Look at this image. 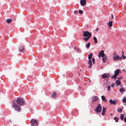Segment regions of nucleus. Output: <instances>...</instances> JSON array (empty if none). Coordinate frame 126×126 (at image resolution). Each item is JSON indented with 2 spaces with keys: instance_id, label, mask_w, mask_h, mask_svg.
Instances as JSON below:
<instances>
[{
  "instance_id": "1",
  "label": "nucleus",
  "mask_w": 126,
  "mask_h": 126,
  "mask_svg": "<svg viewBox=\"0 0 126 126\" xmlns=\"http://www.w3.org/2000/svg\"><path fill=\"white\" fill-rule=\"evenodd\" d=\"M12 108H13L16 110L18 111H21V109L20 107L16 103H13Z\"/></svg>"
},
{
  "instance_id": "2",
  "label": "nucleus",
  "mask_w": 126,
  "mask_h": 126,
  "mask_svg": "<svg viewBox=\"0 0 126 126\" xmlns=\"http://www.w3.org/2000/svg\"><path fill=\"white\" fill-rule=\"evenodd\" d=\"M16 102L17 104L20 106H23L24 104V101L22 99L18 98L16 99Z\"/></svg>"
},
{
  "instance_id": "3",
  "label": "nucleus",
  "mask_w": 126,
  "mask_h": 126,
  "mask_svg": "<svg viewBox=\"0 0 126 126\" xmlns=\"http://www.w3.org/2000/svg\"><path fill=\"white\" fill-rule=\"evenodd\" d=\"M102 110L101 106L100 104H98L95 109V111L97 113L100 112Z\"/></svg>"
},
{
  "instance_id": "4",
  "label": "nucleus",
  "mask_w": 126,
  "mask_h": 126,
  "mask_svg": "<svg viewBox=\"0 0 126 126\" xmlns=\"http://www.w3.org/2000/svg\"><path fill=\"white\" fill-rule=\"evenodd\" d=\"M110 74L109 73H105L103 74L102 76V79H106L110 76Z\"/></svg>"
},
{
  "instance_id": "5",
  "label": "nucleus",
  "mask_w": 126,
  "mask_h": 126,
  "mask_svg": "<svg viewBox=\"0 0 126 126\" xmlns=\"http://www.w3.org/2000/svg\"><path fill=\"white\" fill-rule=\"evenodd\" d=\"M31 124L32 125V126H37V121L35 120L32 119L31 121Z\"/></svg>"
},
{
  "instance_id": "6",
  "label": "nucleus",
  "mask_w": 126,
  "mask_h": 126,
  "mask_svg": "<svg viewBox=\"0 0 126 126\" xmlns=\"http://www.w3.org/2000/svg\"><path fill=\"white\" fill-rule=\"evenodd\" d=\"M83 32V35L84 37H87L90 35L91 36V32L90 33L88 31H86L85 32L84 31Z\"/></svg>"
},
{
  "instance_id": "7",
  "label": "nucleus",
  "mask_w": 126,
  "mask_h": 126,
  "mask_svg": "<svg viewBox=\"0 0 126 126\" xmlns=\"http://www.w3.org/2000/svg\"><path fill=\"white\" fill-rule=\"evenodd\" d=\"M113 59L114 61H115L117 60H121L120 57L117 55H116L115 56L113 55Z\"/></svg>"
},
{
  "instance_id": "8",
  "label": "nucleus",
  "mask_w": 126,
  "mask_h": 126,
  "mask_svg": "<svg viewBox=\"0 0 126 126\" xmlns=\"http://www.w3.org/2000/svg\"><path fill=\"white\" fill-rule=\"evenodd\" d=\"M19 51L20 53H22L23 54H25L26 53L24 47L23 46H21L19 47Z\"/></svg>"
},
{
  "instance_id": "9",
  "label": "nucleus",
  "mask_w": 126,
  "mask_h": 126,
  "mask_svg": "<svg viewBox=\"0 0 126 126\" xmlns=\"http://www.w3.org/2000/svg\"><path fill=\"white\" fill-rule=\"evenodd\" d=\"M80 3L82 6H84L86 4V1L85 0H80Z\"/></svg>"
},
{
  "instance_id": "10",
  "label": "nucleus",
  "mask_w": 126,
  "mask_h": 126,
  "mask_svg": "<svg viewBox=\"0 0 126 126\" xmlns=\"http://www.w3.org/2000/svg\"><path fill=\"white\" fill-rule=\"evenodd\" d=\"M92 61L91 59L89 60L88 61V64H89L88 66V67L90 69L92 67L91 66L92 65Z\"/></svg>"
},
{
  "instance_id": "11",
  "label": "nucleus",
  "mask_w": 126,
  "mask_h": 126,
  "mask_svg": "<svg viewBox=\"0 0 126 126\" xmlns=\"http://www.w3.org/2000/svg\"><path fill=\"white\" fill-rule=\"evenodd\" d=\"M109 102L110 104L114 105L117 103V101L116 100L113 101L110 99L109 100Z\"/></svg>"
},
{
  "instance_id": "12",
  "label": "nucleus",
  "mask_w": 126,
  "mask_h": 126,
  "mask_svg": "<svg viewBox=\"0 0 126 126\" xmlns=\"http://www.w3.org/2000/svg\"><path fill=\"white\" fill-rule=\"evenodd\" d=\"M98 99V98L97 96H94L92 98V102H93L97 100Z\"/></svg>"
},
{
  "instance_id": "13",
  "label": "nucleus",
  "mask_w": 126,
  "mask_h": 126,
  "mask_svg": "<svg viewBox=\"0 0 126 126\" xmlns=\"http://www.w3.org/2000/svg\"><path fill=\"white\" fill-rule=\"evenodd\" d=\"M110 84V83L109 81L105 82H104L103 86H105V87H107L108 85H109Z\"/></svg>"
},
{
  "instance_id": "14",
  "label": "nucleus",
  "mask_w": 126,
  "mask_h": 126,
  "mask_svg": "<svg viewBox=\"0 0 126 126\" xmlns=\"http://www.w3.org/2000/svg\"><path fill=\"white\" fill-rule=\"evenodd\" d=\"M99 55H101V57H103L105 56L104 53V51L103 50H101V51L99 52Z\"/></svg>"
},
{
  "instance_id": "15",
  "label": "nucleus",
  "mask_w": 126,
  "mask_h": 126,
  "mask_svg": "<svg viewBox=\"0 0 126 126\" xmlns=\"http://www.w3.org/2000/svg\"><path fill=\"white\" fill-rule=\"evenodd\" d=\"M120 72V70L119 69H118L116 70L114 72V73L115 74H116L117 75H118Z\"/></svg>"
},
{
  "instance_id": "16",
  "label": "nucleus",
  "mask_w": 126,
  "mask_h": 126,
  "mask_svg": "<svg viewBox=\"0 0 126 126\" xmlns=\"http://www.w3.org/2000/svg\"><path fill=\"white\" fill-rule=\"evenodd\" d=\"M115 83L117 85V86L120 85L121 84V82L120 81V80L118 79L115 81Z\"/></svg>"
},
{
  "instance_id": "17",
  "label": "nucleus",
  "mask_w": 126,
  "mask_h": 126,
  "mask_svg": "<svg viewBox=\"0 0 126 126\" xmlns=\"http://www.w3.org/2000/svg\"><path fill=\"white\" fill-rule=\"evenodd\" d=\"M102 99V101L106 102L107 101V99L105 98V96L104 95H102L101 96Z\"/></svg>"
},
{
  "instance_id": "18",
  "label": "nucleus",
  "mask_w": 126,
  "mask_h": 126,
  "mask_svg": "<svg viewBox=\"0 0 126 126\" xmlns=\"http://www.w3.org/2000/svg\"><path fill=\"white\" fill-rule=\"evenodd\" d=\"M119 92L123 94V92L125 91V90L123 88H120Z\"/></svg>"
},
{
  "instance_id": "19",
  "label": "nucleus",
  "mask_w": 126,
  "mask_h": 126,
  "mask_svg": "<svg viewBox=\"0 0 126 126\" xmlns=\"http://www.w3.org/2000/svg\"><path fill=\"white\" fill-rule=\"evenodd\" d=\"M102 60L104 62L107 61V58L105 56H103V57H102Z\"/></svg>"
},
{
  "instance_id": "20",
  "label": "nucleus",
  "mask_w": 126,
  "mask_h": 126,
  "mask_svg": "<svg viewBox=\"0 0 126 126\" xmlns=\"http://www.w3.org/2000/svg\"><path fill=\"white\" fill-rule=\"evenodd\" d=\"M123 108V107L122 108H119V109H118L117 110V111H119V112L120 113H121L122 111V110Z\"/></svg>"
},
{
  "instance_id": "21",
  "label": "nucleus",
  "mask_w": 126,
  "mask_h": 126,
  "mask_svg": "<svg viewBox=\"0 0 126 126\" xmlns=\"http://www.w3.org/2000/svg\"><path fill=\"white\" fill-rule=\"evenodd\" d=\"M91 37V35H90L88 37L84 38L85 40L86 41H87L90 37Z\"/></svg>"
},
{
  "instance_id": "22",
  "label": "nucleus",
  "mask_w": 126,
  "mask_h": 126,
  "mask_svg": "<svg viewBox=\"0 0 126 126\" xmlns=\"http://www.w3.org/2000/svg\"><path fill=\"white\" fill-rule=\"evenodd\" d=\"M117 76V75L114 74L112 76H110V77L111 78V79L114 78V80H115Z\"/></svg>"
},
{
  "instance_id": "23",
  "label": "nucleus",
  "mask_w": 126,
  "mask_h": 126,
  "mask_svg": "<svg viewBox=\"0 0 126 126\" xmlns=\"http://www.w3.org/2000/svg\"><path fill=\"white\" fill-rule=\"evenodd\" d=\"M112 21H109L108 22L109 25L108 26L110 27H111L112 25Z\"/></svg>"
},
{
  "instance_id": "24",
  "label": "nucleus",
  "mask_w": 126,
  "mask_h": 126,
  "mask_svg": "<svg viewBox=\"0 0 126 126\" xmlns=\"http://www.w3.org/2000/svg\"><path fill=\"white\" fill-rule=\"evenodd\" d=\"M92 55L93 54L92 53H90V54L88 55V58L89 60L91 59Z\"/></svg>"
},
{
  "instance_id": "25",
  "label": "nucleus",
  "mask_w": 126,
  "mask_h": 126,
  "mask_svg": "<svg viewBox=\"0 0 126 126\" xmlns=\"http://www.w3.org/2000/svg\"><path fill=\"white\" fill-rule=\"evenodd\" d=\"M106 109L105 108L104 110H103V112L102 113V115H104L105 114V112L106 111Z\"/></svg>"
},
{
  "instance_id": "26",
  "label": "nucleus",
  "mask_w": 126,
  "mask_h": 126,
  "mask_svg": "<svg viewBox=\"0 0 126 126\" xmlns=\"http://www.w3.org/2000/svg\"><path fill=\"white\" fill-rule=\"evenodd\" d=\"M56 93L55 92H54L53 93L52 96L53 97L55 98L56 97Z\"/></svg>"
},
{
  "instance_id": "27",
  "label": "nucleus",
  "mask_w": 126,
  "mask_h": 126,
  "mask_svg": "<svg viewBox=\"0 0 126 126\" xmlns=\"http://www.w3.org/2000/svg\"><path fill=\"white\" fill-rule=\"evenodd\" d=\"M12 21L11 19H7L6 20V22L7 23H10Z\"/></svg>"
},
{
  "instance_id": "28",
  "label": "nucleus",
  "mask_w": 126,
  "mask_h": 126,
  "mask_svg": "<svg viewBox=\"0 0 126 126\" xmlns=\"http://www.w3.org/2000/svg\"><path fill=\"white\" fill-rule=\"evenodd\" d=\"M94 43H95V44L97 43L98 41H97V40L96 38L95 37H94Z\"/></svg>"
},
{
  "instance_id": "29",
  "label": "nucleus",
  "mask_w": 126,
  "mask_h": 126,
  "mask_svg": "<svg viewBox=\"0 0 126 126\" xmlns=\"http://www.w3.org/2000/svg\"><path fill=\"white\" fill-rule=\"evenodd\" d=\"M118 118L116 117H115L114 118V120H115V121L116 122H118Z\"/></svg>"
},
{
  "instance_id": "30",
  "label": "nucleus",
  "mask_w": 126,
  "mask_h": 126,
  "mask_svg": "<svg viewBox=\"0 0 126 126\" xmlns=\"http://www.w3.org/2000/svg\"><path fill=\"white\" fill-rule=\"evenodd\" d=\"M124 117V116L123 115V114H121L120 115V119L122 120H123Z\"/></svg>"
},
{
  "instance_id": "31",
  "label": "nucleus",
  "mask_w": 126,
  "mask_h": 126,
  "mask_svg": "<svg viewBox=\"0 0 126 126\" xmlns=\"http://www.w3.org/2000/svg\"><path fill=\"white\" fill-rule=\"evenodd\" d=\"M122 101L125 103H126V97H124L122 100Z\"/></svg>"
},
{
  "instance_id": "32",
  "label": "nucleus",
  "mask_w": 126,
  "mask_h": 126,
  "mask_svg": "<svg viewBox=\"0 0 126 126\" xmlns=\"http://www.w3.org/2000/svg\"><path fill=\"white\" fill-rule=\"evenodd\" d=\"M126 58V57L124 56V55H122V57H120L121 58V59H125Z\"/></svg>"
},
{
  "instance_id": "33",
  "label": "nucleus",
  "mask_w": 126,
  "mask_h": 126,
  "mask_svg": "<svg viewBox=\"0 0 126 126\" xmlns=\"http://www.w3.org/2000/svg\"><path fill=\"white\" fill-rule=\"evenodd\" d=\"M90 45V42H89L88 44H87L86 45V47L87 48H88L89 47Z\"/></svg>"
},
{
  "instance_id": "34",
  "label": "nucleus",
  "mask_w": 126,
  "mask_h": 126,
  "mask_svg": "<svg viewBox=\"0 0 126 126\" xmlns=\"http://www.w3.org/2000/svg\"><path fill=\"white\" fill-rule=\"evenodd\" d=\"M79 13L80 14H82L83 12L81 10H79Z\"/></svg>"
},
{
  "instance_id": "35",
  "label": "nucleus",
  "mask_w": 126,
  "mask_h": 126,
  "mask_svg": "<svg viewBox=\"0 0 126 126\" xmlns=\"http://www.w3.org/2000/svg\"><path fill=\"white\" fill-rule=\"evenodd\" d=\"M107 91H109L110 90V86H108L107 87Z\"/></svg>"
},
{
  "instance_id": "36",
  "label": "nucleus",
  "mask_w": 126,
  "mask_h": 126,
  "mask_svg": "<svg viewBox=\"0 0 126 126\" xmlns=\"http://www.w3.org/2000/svg\"><path fill=\"white\" fill-rule=\"evenodd\" d=\"M123 78V76H121L120 77H117V79H122Z\"/></svg>"
},
{
  "instance_id": "37",
  "label": "nucleus",
  "mask_w": 126,
  "mask_h": 126,
  "mask_svg": "<svg viewBox=\"0 0 126 126\" xmlns=\"http://www.w3.org/2000/svg\"><path fill=\"white\" fill-rule=\"evenodd\" d=\"M92 61L93 62V63L94 64V61H95V59L94 58H92Z\"/></svg>"
},
{
  "instance_id": "38",
  "label": "nucleus",
  "mask_w": 126,
  "mask_h": 126,
  "mask_svg": "<svg viewBox=\"0 0 126 126\" xmlns=\"http://www.w3.org/2000/svg\"><path fill=\"white\" fill-rule=\"evenodd\" d=\"M74 13L75 14H77L78 13V11H74Z\"/></svg>"
},
{
  "instance_id": "39",
  "label": "nucleus",
  "mask_w": 126,
  "mask_h": 126,
  "mask_svg": "<svg viewBox=\"0 0 126 126\" xmlns=\"http://www.w3.org/2000/svg\"><path fill=\"white\" fill-rule=\"evenodd\" d=\"M114 86V84L113 83H112L111 85V86L112 87H113Z\"/></svg>"
},
{
  "instance_id": "40",
  "label": "nucleus",
  "mask_w": 126,
  "mask_h": 126,
  "mask_svg": "<svg viewBox=\"0 0 126 126\" xmlns=\"http://www.w3.org/2000/svg\"><path fill=\"white\" fill-rule=\"evenodd\" d=\"M124 121L126 123V117H125L124 119Z\"/></svg>"
},
{
  "instance_id": "41",
  "label": "nucleus",
  "mask_w": 126,
  "mask_h": 126,
  "mask_svg": "<svg viewBox=\"0 0 126 126\" xmlns=\"http://www.w3.org/2000/svg\"><path fill=\"white\" fill-rule=\"evenodd\" d=\"M111 18L113 19V16L112 14L111 15Z\"/></svg>"
},
{
  "instance_id": "42",
  "label": "nucleus",
  "mask_w": 126,
  "mask_h": 126,
  "mask_svg": "<svg viewBox=\"0 0 126 126\" xmlns=\"http://www.w3.org/2000/svg\"><path fill=\"white\" fill-rule=\"evenodd\" d=\"M122 55H124V53L123 51H122Z\"/></svg>"
},
{
  "instance_id": "43",
  "label": "nucleus",
  "mask_w": 126,
  "mask_h": 126,
  "mask_svg": "<svg viewBox=\"0 0 126 126\" xmlns=\"http://www.w3.org/2000/svg\"><path fill=\"white\" fill-rule=\"evenodd\" d=\"M96 31H98V28L96 29Z\"/></svg>"
},
{
  "instance_id": "44",
  "label": "nucleus",
  "mask_w": 126,
  "mask_h": 126,
  "mask_svg": "<svg viewBox=\"0 0 126 126\" xmlns=\"http://www.w3.org/2000/svg\"><path fill=\"white\" fill-rule=\"evenodd\" d=\"M101 56V55H99V54L98 55V57H100Z\"/></svg>"
},
{
  "instance_id": "45",
  "label": "nucleus",
  "mask_w": 126,
  "mask_h": 126,
  "mask_svg": "<svg viewBox=\"0 0 126 126\" xmlns=\"http://www.w3.org/2000/svg\"><path fill=\"white\" fill-rule=\"evenodd\" d=\"M105 109V108L104 107H103V110H104Z\"/></svg>"
},
{
  "instance_id": "46",
  "label": "nucleus",
  "mask_w": 126,
  "mask_h": 126,
  "mask_svg": "<svg viewBox=\"0 0 126 126\" xmlns=\"http://www.w3.org/2000/svg\"><path fill=\"white\" fill-rule=\"evenodd\" d=\"M73 58L72 57H71V59L72 60V59H73Z\"/></svg>"
},
{
  "instance_id": "47",
  "label": "nucleus",
  "mask_w": 126,
  "mask_h": 126,
  "mask_svg": "<svg viewBox=\"0 0 126 126\" xmlns=\"http://www.w3.org/2000/svg\"><path fill=\"white\" fill-rule=\"evenodd\" d=\"M112 115V113H110V115Z\"/></svg>"
},
{
  "instance_id": "48",
  "label": "nucleus",
  "mask_w": 126,
  "mask_h": 126,
  "mask_svg": "<svg viewBox=\"0 0 126 126\" xmlns=\"http://www.w3.org/2000/svg\"><path fill=\"white\" fill-rule=\"evenodd\" d=\"M124 72H125V70H124Z\"/></svg>"
}]
</instances>
